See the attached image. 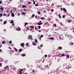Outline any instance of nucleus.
Instances as JSON below:
<instances>
[{"instance_id":"38","label":"nucleus","mask_w":74,"mask_h":74,"mask_svg":"<svg viewBox=\"0 0 74 74\" xmlns=\"http://www.w3.org/2000/svg\"><path fill=\"white\" fill-rule=\"evenodd\" d=\"M38 29H41V26H39L38 27Z\"/></svg>"},{"instance_id":"4","label":"nucleus","mask_w":74,"mask_h":74,"mask_svg":"<svg viewBox=\"0 0 74 74\" xmlns=\"http://www.w3.org/2000/svg\"><path fill=\"white\" fill-rule=\"evenodd\" d=\"M10 67L11 68V69H13V70H15V67L14 66H10Z\"/></svg>"},{"instance_id":"36","label":"nucleus","mask_w":74,"mask_h":74,"mask_svg":"<svg viewBox=\"0 0 74 74\" xmlns=\"http://www.w3.org/2000/svg\"><path fill=\"white\" fill-rule=\"evenodd\" d=\"M54 26L55 27H56V24H54Z\"/></svg>"},{"instance_id":"58","label":"nucleus","mask_w":74,"mask_h":74,"mask_svg":"<svg viewBox=\"0 0 74 74\" xmlns=\"http://www.w3.org/2000/svg\"><path fill=\"white\" fill-rule=\"evenodd\" d=\"M23 10L25 11H27L26 9H24Z\"/></svg>"},{"instance_id":"37","label":"nucleus","mask_w":74,"mask_h":74,"mask_svg":"<svg viewBox=\"0 0 74 74\" xmlns=\"http://www.w3.org/2000/svg\"><path fill=\"white\" fill-rule=\"evenodd\" d=\"M59 17L60 18V19H61L62 17L60 16V15H59Z\"/></svg>"},{"instance_id":"32","label":"nucleus","mask_w":74,"mask_h":74,"mask_svg":"<svg viewBox=\"0 0 74 74\" xmlns=\"http://www.w3.org/2000/svg\"><path fill=\"white\" fill-rule=\"evenodd\" d=\"M62 17L63 18H65V15H63L62 16Z\"/></svg>"},{"instance_id":"9","label":"nucleus","mask_w":74,"mask_h":74,"mask_svg":"<svg viewBox=\"0 0 74 74\" xmlns=\"http://www.w3.org/2000/svg\"><path fill=\"white\" fill-rule=\"evenodd\" d=\"M11 16H12V17H14V16H15V15H14V13H12L11 14Z\"/></svg>"},{"instance_id":"54","label":"nucleus","mask_w":74,"mask_h":74,"mask_svg":"<svg viewBox=\"0 0 74 74\" xmlns=\"http://www.w3.org/2000/svg\"><path fill=\"white\" fill-rule=\"evenodd\" d=\"M71 5H73V4H74V3L73 2H71Z\"/></svg>"},{"instance_id":"30","label":"nucleus","mask_w":74,"mask_h":74,"mask_svg":"<svg viewBox=\"0 0 74 74\" xmlns=\"http://www.w3.org/2000/svg\"><path fill=\"white\" fill-rule=\"evenodd\" d=\"M9 43L10 44H12V41H11V40H10V41H9Z\"/></svg>"},{"instance_id":"11","label":"nucleus","mask_w":74,"mask_h":74,"mask_svg":"<svg viewBox=\"0 0 74 74\" xmlns=\"http://www.w3.org/2000/svg\"><path fill=\"white\" fill-rule=\"evenodd\" d=\"M3 9H4V8H3V7H2V8H0V10H1V11H3Z\"/></svg>"},{"instance_id":"16","label":"nucleus","mask_w":74,"mask_h":74,"mask_svg":"<svg viewBox=\"0 0 74 74\" xmlns=\"http://www.w3.org/2000/svg\"><path fill=\"white\" fill-rule=\"evenodd\" d=\"M48 39H49L50 40H53V38L51 37V38H49Z\"/></svg>"},{"instance_id":"3","label":"nucleus","mask_w":74,"mask_h":74,"mask_svg":"<svg viewBox=\"0 0 74 74\" xmlns=\"http://www.w3.org/2000/svg\"><path fill=\"white\" fill-rule=\"evenodd\" d=\"M41 22V21H39V23H37V25H42V23H40Z\"/></svg>"},{"instance_id":"52","label":"nucleus","mask_w":74,"mask_h":74,"mask_svg":"<svg viewBox=\"0 0 74 74\" xmlns=\"http://www.w3.org/2000/svg\"><path fill=\"white\" fill-rule=\"evenodd\" d=\"M37 16H35V18H37Z\"/></svg>"},{"instance_id":"55","label":"nucleus","mask_w":74,"mask_h":74,"mask_svg":"<svg viewBox=\"0 0 74 74\" xmlns=\"http://www.w3.org/2000/svg\"><path fill=\"white\" fill-rule=\"evenodd\" d=\"M40 47H42V45H41L40 46Z\"/></svg>"},{"instance_id":"19","label":"nucleus","mask_w":74,"mask_h":74,"mask_svg":"<svg viewBox=\"0 0 74 74\" xmlns=\"http://www.w3.org/2000/svg\"><path fill=\"white\" fill-rule=\"evenodd\" d=\"M32 1L34 3V5H35V4L36 3V2H35V1H34V0H33Z\"/></svg>"},{"instance_id":"25","label":"nucleus","mask_w":74,"mask_h":74,"mask_svg":"<svg viewBox=\"0 0 74 74\" xmlns=\"http://www.w3.org/2000/svg\"><path fill=\"white\" fill-rule=\"evenodd\" d=\"M30 27H31L32 29H34V26H30Z\"/></svg>"},{"instance_id":"17","label":"nucleus","mask_w":74,"mask_h":74,"mask_svg":"<svg viewBox=\"0 0 74 74\" xmlns=\"http://www.w3.org/2000/svg\"><path fill=\"white\" fill-rule=\"evenodd\" d=\"M5 43V41H2V44H4V43Z\"/></svg>"},{"instance_id":"12","label":"nucleus","mask_w":74,"mask_h":74,"mask_svg":"<svg viewBox=\"0 0 74 74\" xmlns=\"http://www.w3.org/2000/svg\"><path fill=\"white\" fill-rule=\"evenodd\" d=\"M10 23H14V21L12 20L10 21Z\"/></svg>"},{"instance_id":"28","label":"nucleus","mask_w":74,"mask_h":74,"mask_svg":"<svg viewBox=\"0 0 74 74\" xmlns=\"http://www.w3.org/2000/svg\"><path fill=\"white\" fill-rule=\"evenodd\" d=\"M28 24V23H25V26H26V25H27Z\"/></svg>"},{"instance_id":"7","label":"nucleus","mask_w":74,"mask_h":74,"mask_svg":"<svg viewBox=\"0 0 74 74\" xmlns=\"http://www.w3.org/2000/svg\"><path fill=\"white\" fill-rule=\"evenodd\" d=\"M43 37H44V36H43V35H41L39 37V39L40 40H41V38H42Z\"/></svg>"},{"instance_id":"34","label":"nucleus","mask_w":74,"mask_h":74,"mask_svg":"<svg viewBox=\"0 0 74 74\" xmlns=\"http://www.w3.org/2000/svg\"><path fill=\"white\" fill-rule=\"evenodd\" d=\"M38 15H40V12L38 11Z\"/></svg>"},{"instance_id":"63","label":"nucleus","mask_w":74,"mask_h":74,"mask_svg":"<svg viewBox=\"0 0 74 74\" xmlns=\"http://www.w3.org/2000/svg\"><path fill=\"white\" fill-rule=\"evenodd\" d=\"M35 29L36 30H37V27H35Z\"/></svg>"},{"instance_id":"31","label":"nucleus","mask_w":74,"mask_h":74,"mask_svg":"<svg viewBox=\"0 0 74 74\" xmlns=\"http://www.w3.org/2000/svg\"><path fill=\"white\" fill-rule=\"evenodd\" d=\"M22 14L23 15H25V13L24 12H22Z\"/></svg>"},{"instance_id":"23","label":"nucleus","mask_w":74,"mask_h":74,"mask_svg":"<svg viewBox=\"0 0 74 74\" xmlns=\"http://www.w3.org/2000/svg\"><path fill=\"white\" fill-rule=\"evenodd\" d=\"M62 49V47H58V49Z\"/></svg>"},{"instance_id":"39","label":"nucleus","mask_w":74,"mask_h":74,"mask_svg":"<svg viewBox=\"0 0 74 74\" xmlns=\"http://www.w3.org/2000/svg\"><path fill=\"white\" fill-rule=\"evenodd\" d=\"M67 66V65L66 64H64L63 66V67H64V66Z\"/></svg>"},{"instance_id":"60","label":"nucleus","mask_w":74,"mask_h":74,"mask_svg":"<svg viewBox=\"0 0 74 74\" xmlns=\"http://www.w3.org/2000/svg\"><path fill=\"white\" fill-rule=\"evenodd\" d=\"M20 71H23V69H21L20 70Z\"/></svg>"},{"instance_id":"29","label":"nucleus","mask_w":74,"mask_h":74,"mask_svg":"<svg viewBox=\"0 0 74 74\" xmlns=\"http://www.w3.org/2000/svg\"><path fill=\"white\" fill-rule=\"evenodd\" d=\"M34 16H35V15H34V14H33L32 15V17L33 18L34 17Z\"/></svg>"},{"instance_id":"50","label":"nucleus","mask_w":74,"mask_h":74,"mask_svg":"<svg viewBox=\"0 0 74 74\" xmlns=\"http://www.w3.org/2000/svg\"><path fill=\"white\" fill-rule=\"evenodd\" d=\"M7 14H3V15L4 16H6V15Z\"/></svg>"},{"instance_id":"44","label":"nucleus","mask_w":74,"mask_h":74,"mask_svg":"<svg viewBox=\"0 0 74 74\" xmlns=\"http://www.w3.org/2000/svg\"><path fill=\"white\" fill-rule=\"evenodd\" d=\"M38 5L37 4H35V6H38Z\"/></svg>"},{"instance_id":"35","label":"nucleus","mask_w":74,"mask_h":74,"mask_svg":"<svg viewBox=\"0 0 74 74\" xmlns=\"http://www.w3.org/2000/svg\"><path fill=\"white\" fill-rule=\"evenodd\" d=\"M2 15H3V14L1 13L0 14V17H2Z\"/></svg>"},{"instance_id":"13","label":"nucleus","mask_w":74,"mask_h":74,"mask_svg":"<svg viewBox=\"0 0 74 74\" xmlns=\"http://www.w3.org/2000/svg\"><path fill=\"white\" fill-rule=\"evenodd\" d=\"M70 45H73V43L70 42L69 43Z\"/></svg>"},{"instance_id":"5","label":"nucleus","mask_w":74,"mask_h":74,"mask_svg":"<svg viewBox=\"0 0 74 74\" xmlns=\"http://www.w3.org/2000/svg\"><path fill=\"white\" fill-rule=\"evenodd\" d=\"M20 45L21 47H23L25 46V43H21Z\"/></svg>"},{"instance_id":"47","label":"nucleus","mask_w":74,"mask_h":74,"mask_svg":"<svg viewBox=\"0 0 74 74\" xmlns=\"http://www.w3.org/2000/svg\"><path fill=\"white\" fill-rule=\"evenodd\" d=\"M38 49H41V48L40 47H38Z\"/></svg>"},{"instance_id":"48","label":"nucleus","mask_w":74,"mask_h":74,"mask_svg":"<svg viewBox=\"0 0 74 74\" xmlns=\"http://www.w3.org/2000/svg\"><path fill=\"white\" fill-rule=\"evenodd\" d=\"M2 3V1H0V4H1Z\"/></svg>"},{"instance_id":"56","label":"nucleus","mask_w":74,"mask_h":74,"mask_svg":"<svg viewBox=\"0 0 74 74\" xmlns=\"http://www.w3.org/2000/svg\"><path fill=\"white\" fill-rule=\"evenodd\" d=\"M43 12L44 13H45V12H46V11L45 10H44Z\"/></svg>"},{"instance_id":"1","label":"nucleus","mask_w":74,"mask_h":74,"mask_svg":"<svg viewBox=\"0 0 74 74\" xmlns=\"http://www.w3.org/2000/svg\"><path fill=\"white\" fill-rule=\"evenodd\" d=\"M28 40H31V41H32V36L31 35H29L28 36Z\"/></svg>"},{"instance_id":"22","label":"nucleus","mask_w":74,"mask_h":74,"mask_svg":"<svg viewBox=\"0 0 74 74\" xmlns=\"http://www.w3.org/2000/svg\"><path fill=\"white\" fill-rule=\"evenodd\" d=\"M6 23H7V21H5L3 22V24H5Z\"/></svg>"},{"instance_id":"61","label":"nucleus","mask_w":74,"mask_h":74,"mask_svg":"<svg viewBox=\"0 0 74 74\" xmlns=\"http://www.w3.org/2000/svg\"><path fill=\"white\" fill-rule=\"evenodd\" d=\"M28 3V4H30L31 3V2H29Z\"/></svg>"},{"instance_id":"40","label":"nucleus","mask_w":74,"mask_h":74,"mask_svg":"<svg viewBox=\"0 0 74 74\" xmlns=\"http://www.w3.org/2000/svg\"><path fill=\"white\" fill-rule=\"evenodd\" d=\"M38 32H39L40 33V32H41V30H38Z\"/></svg>"},{"instance_id":"41","label":"nucleus","mask_w":74,"mask_h":74,"mask_svg":"<svg viewBox=\"0 0 74 74\" xmlns=\"http://www.w3.org/2000/svg\"><path fill=\"white\" fill-rule=\"evenodd\" d=\"M60 10H61V11H63V8H61Z\"/></svg>"},{"instance_id":"51","label":"nucleus","mask_w":74,"mask_h":74,"mask_svg":"<svg viewBox=\"0 0 74 74\" xmlns=\"http://www.w3.org/2000/svg\"><path fill=\"white\" fill-rule=\"evenodd\" d=\"M45 57H47V55H45Z\"/></svg>"},{"instance_id":"10","label":"nucleus","mask_w":74,"mask_h":74,"mask_svg":"<svg viewBox=\"0 0 74 74\" xmlns=\"http://www.w3.org/2000/svg\"><path fill=\"white\" fill-rule=\"evenodd\" d=\"M16 30H17V31L21 30V28H19V27H18V28H17L16 29Z\"/></svg>"},{"instance_id":"33","label":"nucleus","mask_w":74,"mask_h":74,"mask_svg":"<svg viewBox=\"0 0 74 74\" xmlns=\"http://www.w3.org/2000/svg\"><path fill=\"white\" fill-rule=\"evenodd\" d=\"M64 55H65V54H64V53H63L62 54V55H61V56H64Z\"/></svg>"},{"instance_id":"27","label":"nucleus","mask_w":74,"mask_h":74,"mask_svg":"<svg viewBox=\"0 0 74 74\" xmlns=\"http://www.w3.org/2000/svg\"><path fill=\"white\" fill-rule=\"evenodd\" d=\"M68 22L69 23H70V22H71V20H69L68 21Z\"/></svg>"},{"instance_id":"59","label":"nucleus","mask_w":74,"mask_h":74,"mask_svg":"<svg viewBox=\"0 0 74 74\" xmlns=\"http://www.w3.org/2000/svg\"><path fill=\"white\" fill-rule=\"evenodd\" d=\"M8 48H9V49H11V47H9Z\"/></svg>"},{"instance_id":"62","label":"nucleus","mask_w":74,"mask_h":74,"mask_svg":"<svg viewBox=\"0 0 74 74\" xmlns=\"http://www.w3.org/2000/svg\"><path fill=\"white\" fill-rule=\"evenodd\" d=\"M4 32H6V29H4Z\"/></svg>"},{"instance_id":"14","label":"nucleus","mask_w":74,"mask_h":74,"mask_svg":"<svg viewBox=\"0 0 74 74\" xmlns=\"http://www.w3.org/2000/svg\"><path fill=\"white\" fill-rule=\"evenodd\" d=\"M22 49H19V52H22Z\"/></svg>"},{"instance_id":"49","label":"nucleus","mask_w":74,"mask_h":74,"mask_svg":"<svg viewBox=\"0 0 74 74\" xmlns=\"http://www.w3.org/2000/svg\"><path fill=\"white\" fill-rule=\"evenodd\" d=\"M26 45H27V46H28V43H27L26 44Z\"/></svg>"},{"instance_id":"8","label":"nucleus","mask_w":74,"mask_h":74,"mask_svg":"<svg viewBox=\"0 0 74 74\" xmlns=\"http://www.w3.org/2000/svg\"><path fill=\"white\" fill-rule=\"evenodd\" d=\"M32 45H34V46H35V45H36V44L34 43V42H32Z\"/></svg>"},{"instance_id":"64","label":"nucleus","mask_w":74,"mask_h":74,"mask_svg":"<svg viewBox=\"0 0 74 74\" xmlns=\"http://www.w3.org/2000/svg\"><path fill=\"white\" fill-rule=\"evenodd\" d=\"M10 12L11 13H12V10Z\"/></svg>"},{"instance_id":"53","label":"nucleus","mask_w":74,"mask_h":74,"mask_svg":"<svg viewBox=\"0 0 74 74\" xmlns=\"http://www.w3.org/2000/svg\"><path fill=\"white\" fill-rule=\"evenodd\" d=\"M22 73V71H20V74H21Z\"/></svg>"},{"instance_id":"15","label":"nucleus","mask_w":74,"mask_h":74,"mask_svg":"<svg viewBox=\"0 0 74 74\" xmlns=\"http://www.w3.org/2000/svg\"><path fill=\"white\" fill-rule=\"evenodd\" d=\"M13 49L14 50H15L16 52L17 51V49L16 48L14 47Z\"/></svg>"},{"instance_id":"42","label":"nucleus","mask_w":74,"mask_h":74,"mask_svg":"<svg viewBox=\"0 0 74 74\" xmlns=\"http://www.w3.org/2000/svg\"><path fill=\"white\" fill-rule=\"evenodd\" d=\"M66 57L67 58H69V55H67Z\"/></svg>"},{"instance_id":"43","label":"nucleus","mask_w":74,"mask_h":74,"mask_svg":"<svg viewBox=\"0 0 74 74\" xmlns=\"http://www.w3.org/2000/svg\"><path fill=\"white\" fill-rule=\"evenodd\" d=\"M46 67H47V68H49V67L48 66V65H47L46 66Z\"/></svg>"},{"instance_id":"20","label":"nucleus","mask_w":74,"mask_h":74,"mask_svg":"<svg viewBox=\"0 0 74 74\" xmlns=\"http://www.w3.org/2000/svg\"><path fill=\"white\" fill-rule=\"evenodd\" d=\"M35 42L36 43H37V40L36 39H35Z\"/></svg>"},{"instance_id":"21","label":"nucleus","mask_w":74,"mask_h":74,"mask_svg":"<svg viewBox=\"0 0 74 74\" xmlns=\"http://www.w3.org/2000/svg\"><path fill=\"white\" fill-rule=\"evenodd\" d=\"M41 19H42V20H44V19L45 18L44 17H42L40 18Z\"/></svg>"},{"instance_id":"6","label":"nucleus","mask_w":74,"mask_h":74,"mask_svg":"<svg viewBox=\"0 0 74 74\" xmlns=\"http://www.w3.org/2000/svg\"><path fill=\"white\" fill-rule=\"evenodd\" d=\"M63 10L64 11V12H67V10H66V9L65 8H63Z\"/></svg>"},{"instance_id":"57","label":"nucleus","mask_w":74,"mask_h":74,"mask_svg":"<svg viewBox=\"0 0 74 74\" xmlns=\"http://www.w3.org/2000/svg\"><path fill=\"white\" fill-rule=\"evenodd\" d=\"M1 47H2V45H1L0 46V48H1Z\"/></svg>"},{"instance_id":"18","label":"nucleus","mask_w":74,"mask_h":74,"mask_svg":"<svg viewBox=\"0 0 74 74\" xmlns=\"http://www.w3.org/2000/svg\"><path fill=\"white\" fill-rule=\"evenodd\" d=\"M26 7V5H22V8H25Z\"/></svg>"},{"instance_id":"26","label":"nucleus","mask_w":74,"mask_h":74,"mask_svg":"<svg viewBox=\"0 0 74 74\" xmlns=\"http://www.w3.org/2000/svg\"><path fill=\"white\" fill-rule=\"evenodd\" d=\"M13 9L14 10V11H15V10H16V8H13Z\"/></svg>"},{"instance_id":"24","label":"nucleus","mask_w":74,"mask_h":74,"mask_svg":"<svg viewBox=\"0 0 74 74\" xmlns=\"http://www.w3.org/2000/svg\"><path fill=\"white\" fill-rule=\"evenodd\" d=\"M25 56L26 55L25 54H23L22 55V56Z\"/></svg>"},{"instance_id":"46","label":"nucleus","mask_w":74,"mask_h":74,"mask_svg":"<svg viewBox=\"0 0 74 74\" xmlns=\"http://www.w3.org/2000/svg\"><path fill=\"white\" fill-rule=\"evenodd\" d=\"M51 11L52 12H53V9H51Z\"/></svg>"},{"instance_id":"2","label":"nucleus","mask_w":74,"mask_h":74,"mask_svg":"<svg viewBox=\"0 0 74 74\" xmlns=\"http://www.w3.org/2000/svg\"><path fill=\"white\" fill-rule=\"evenodd\" d=\"M5 70H7L9 69V66H6L5 67H4Z\"/></svg>"},{"instance_id":"45","label":"nucleus","mask_w":74,"mask_h":74,"mask_svg":"<svg viewBox=\"0 0 74 74\" xmlns=\"http://www.w3.org/2000/svg\"><path fill=\"white\" fill-rule=\"evenodd\" d=\"M14 25H15V24H14V23H12V26H14Z\"/></svg>"}]
</instances>
